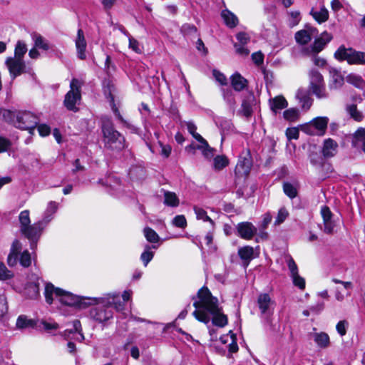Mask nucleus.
I'll return each instance as SVG.
<instances>
[{"label":"nucleus","mask_w":365,"mask_h":365,"mask_svg":"<svg viewBox=\"0 0 365 365\" xmlns=\"http://www.w3.org/2000/svg\"><path fill=\"white\" fill-rule=\"evenodd\" d=\"M193 300L195 310L192 314L196 319L207 324L212 319V323L220 327L227 324V318L222 313L217 298L213 297L207 287H203L199 289L197 297H193Z\"/></svg>","instance_id":"1"},{"label":"nucleus","mask_w":365,"mask_h":365,"mask_svg":"<svg viewBox=\"0 0 365 365\" xmlns=\"http://www.w3.org/2000/svg\"><path fill=\"white\" fill-rule=\"evenodd\" d=\"M44 296L46 302L51 304L55 299L61 304L70 306L78 307L81 309L86 308L93 304L109 303L110 299L114 296L108 295L106 297H85L75 295L69 292L54 287L51 283H46Z\"/></svg>","instance_id":"2"},{"label":"nucleus","mask_w":365,"mask_h":365,"mask_svg":"<svg viewBox=\"0 0 365 365\" xmlns=\"http://www.w3.org/2000/svg\"><path fill=\"white\" fill-rule=\"evenodd\" d=\"M108 295L114 296L113 298L110 299L109 303H98L93 304L96 305V307L90 310V316L92 319L98 322H104L113 317V312L111 307H113L117 312L123 310V304L120 302V298L118 293H108L104 294L102 297H106Z\"/></svg>","instance_id":"3"},{"label":"nucleus","mask_w":365,"mask_h":365,"mask_svg":"<svg viewBox=\"0 0 365 365\" xmlns=\"http://www.w3.org/2000/svg\"><path fill=\"white\" fill-rule=\"evenodd\" d=\"M101 130L105 148L115 151H120L125 148L124 137L115 129L109 118H102Z\"/></svg>","instance_id":"4"},{"label":"nucleus","mask_w":365,"mask_h":365,"mask_svg":"<svg viewBox=\"0 0 365 365\" xmlns=\"http://www.w3.org/2000/svg\"><path fill=\"white\" fill-rule=\"evenodd\" d=\"M21 232L30 241L31 250H34L41 235L39 222L31 224L30 212L28 210H23L19 215Z\"/></svg>","instance_id":"5"},{"label":"nucleus","mask_w":365,"mask_h":365,"mask_svg":"<svg viewBox=\"0 0 365 365\" xmlns=\"http://www.w3.org/2000/svg\"><path fill=\"white\" fill-rule=\"evenodd\" d=\"M21 250V243L19 240L14 241L7 258V263L10 267L16 265L19 261L24 267H28L31 265V259L29 251H24L19 257Z\"/></svg>","instance_id":"6"},{"label":"nucleus","mask_w":365,"mask_h":365,"mask_svg":"<svg viewBox=\"0 0 365 365\" xmlns=\"http://www.w3.org/2000/svg\"><path fill=\"white\" fill-rule=\"evenodd\" d=\"M309 89L317 98H326L328 93L326 90L322 75L316 69L310 70L309 73Z\"/></svg>","instance_id":"7"},{"label":"nucleus","mask_w":365,"mask_h":365,"mask_svg":"<svg viewBox=\"0 0 365 365\" xmlns=\"http://www.w3.org/2000/svg\"><path fill=\"white\" fill-rule=\"evenodd\" d=\"M82 83L76 78H73L70 83V91L66 93L64 99L65 106L70 110H76V105L81 98V88Z\"/></svg>","instance_id":"8"},{"label":"nucleus","mask_w":365,"mask_h":365,"mask_svg":"<svg viewBox=\"0 0 365 365\" xmlns=\"http://www.w3.org/2000/svg\"><path fill=\"white\" fill-rule=\"evenodd\" d=\"M38 118L34 113L29 111H18L14 125L22 130H28L30 133L36 128Z\"/></svg>","instance_id":"9"},{"label":"nucleus","mask_w":365,"mask_h":365,"mask_svg":"<svg viewBox=\"0 0 365 365\" xmlns=\"http://www.w3.org/2000/svg\"><path fill=\"white\" fill-rule=\"evenodd\" d=\"M329 119L327 117H317L310 123L304 125L302 130L309 135H323L327 129Z\"/></svg>","instance_id":"10"},{"label":"nucleus","mask_w":365,"mask_h":365,"mask_svg":"<svg viewBox=\"0 0 365 365\" xmlns=\"http://www.w3.org/2000/svg\"><path fill=\"white\" fill-rule=\"evenodd\" d=\"M5 64L12 80L25 72L26 64L21 58L8 57L6 59Z\"/></svg>","instance_id":"11"},{"label":"nucleus","mask_w":365,"mask_h":365,"mask_svg":"<svg viewBox=\"0 0 365 365\" xmlns=\"http://www.w3.org/2000/svg\"><path fill=\"white\" fill-rule=\"evenodd\" d=\"M257 305L262 315H270L275 305L269 294L262 293L257 297Z\"/></svg>","instance_id":"12"},{"label":"nucleus","mask_w":365,"mask_h":365,"mask_svg":"<svg viewBox=\"0 0 365 365\" xmlns=\"http://www.w3.org/2000/svg\"><path fill=\"white\" fill-rule=\"evenodd\" d=\"M237 235L242 239L250 240L257 233V228L250 222H240L236 226Z\"/></svg>","instance_id":"13"},{"label":"nucleus","mask_w":365,"mask_h":365,"mask_svg":"<svg viewBox=\"0 0 365 365\" xmlns=\"http://www.w3.org/2000/svg\"><path fill=\"white\" fill-rule=\"evenodd\" d=\"M321 215L323 219L324 232L331 234L334 232V227L336 226L335 220L333 219V214L327 206L321 207Z\"/></svg>","instance_id":"14"},{"label":"nucleus","mask_w":365,"mask_h":365,"mask_svg":"<svg viewBox=\"0 0 365 365\" xmlns=\"http://www.w3.org/2000/svg\"><path fill=\"white\" fill-rule=\"evenodd\" d=\"M58 210V203L55 201H50L44 212L43 218L38 221L41 232L46 226L52 220L54 214Z\"/></svg>","instance_id":"15"},{"label":"nucleus","mask_w":365,"mask_h":365,"mask_svg":"<svg viewBox=\"0 0 365 365\" xmlns=\"http://www.w3.org/2000/svg\"><path fill=\"white\" fill-rule=\"evenodd\" d=\"M238 255L242 261L243 266L247 267L250 262L258 256L255 249L251 246H244L238 249Z\"/></svg>","instance_id":"16"},{"label":"nucleus","mask_w":365,"mask_h":365,"mask_svg":"<svg viewBox=\"0 0 365 365\" xmlns=\"http://www.w3.org/2000/svg\"><path fill=\"white\" fill-rule=\"evenodd\" d=\"M317 35V29L313 27H307L295 34L296 41L302 45L308 43L312 38Z\"/></svg>","instance_id":"17"},{"label":"nucleus","mask_w":365,"mask_h":365,"mask_svg":"<svg viewBox=\"0 0 365 365\" xmlns=\"http://www.w3.org/2000/svg\"><path fill=\"white\" fill-rule=\"evenodd\" d=\"M251 166L252 163L249 154L247 156L240 157L235 167V174L240 177L247 176L250 173Z\"/></svg>","instance_id":"18"},{"label":"nucleus","mask_w":365,"mask_h":365,"mask_svg":"<svg viewBox=\"0 0 365 365\" xmlns=\"http://www.w3.org/2000/svg\"><path fill=\"white\" fill-rule=\"evenodd\" d=\"M73 329L66 330L63 336L67 340H75L82 341L84 339V336L81 330V323L78 320L73 322Z\"/></svg>","instance_id":"19"},{"label":"nucleus","mask_w":365,"mask_h":365,"mask_svg":"<svg viewBox=\"0 0 365 365\" xmlns=\"http://www.w3.org/2000/svg\"><path fill=\"white\" fill-rule=\"evenodd\" d=\"M75 44L77 50L78 57L81 60L86 59V50L87 43L84 36L83 31L81 29L78 30L77 37L75 40Z\"/></svg>","instance_id":"20"},{"label":"nucleus","mask_w":365,"mask_h":365,"mask_svg":"<svg viewBox=\"0 0 365 365\" xmlns=\"http://www.w3.org/2000/svg\"><path fill=\"white\" fill-rule=\"evenodd\" d=\"M331 38L332 36L330 34L326 31L323 32L318 38L315 39L311 47V52L313 53H318L322 51Z\"/></svg>","instance_id":"21"},{"label":"nucleus","mask_w":365,"mask_h":365,"mask_svg":"<svg viewBox=\"0 0 365 365\" xmlns=\"http://www.w3.org/2000/svg\"><path fill=\"white\" fill-rule=\"evenodd\" d=\"M310 335L317 347L324 349L330 346V338L326 332H314Z\"/></svg>","instance_id":"22"},{"label":"nucleus","mask_w":365,"mask_h":365,"mask_svg":"<svg viewBox=\"0 0 365 365\" xmlns=\"http://www.w3.org/2000/svg\"><path fill=\"white\" fill-rule=\"evenodd\" d=\"M332 282L336 284H341L343 286L344 289H345L346 291V293H344L340 288H339V287L336 288V292H335V298L337 301L342 302L345 299L346 296V297L350 296V294H351L350 289H352V283L351 282H343V281H341L337 279H333Z\"/></svg>","instance_id":"23"},{"label":"nucleus","mask_w":365,"mask_h":365,"mask_svg":"<svg viewBox=\"0 0 365 365\" xmlns=\"http://www.w3.org/2000/svg\"><path fill=\"white\" fill-rule=\"evenodd\" d=\"M352 146L365 152V128H359L353 135Z\"/></svg>","instance_id":"24"},{"label":"nucleus","mask_w":365,"mask_h":365,"mask_svg":"<svg viewBox=\"0 0 365 365\" xmlns=\"http://www.w3.org/2000/svg\"><path fill=\"white\" fill-rule=\"evenodd\" d=\"M199 145L196 146H193L192 145H190V146L186 148V150L189 149H198L202 151V153L203 156L207 159L210 160L214 156V149L210 147L207 142L204 139L203 140L199 142Z\"/></svg>","instance_id":"25"},{"label":"nucleus","mask_w":365,"mask_h":365,"mask_svg":"<svg viewBox=\"0 0 365 365\" xmlns=\"http://www.w3.org/2000/svg\"><path fill=\"white\" fill-rule=\"evenodd\" d=\"M270 108L275 114L288 106L287 100L282 96H278L269 100Z\"/></svg>","instance_id":"26"},{"label":"nucleus","mask_w":365,"mask_h":365,"mask_svg":"<svg viewBox=\"0 0 365 365\" xmlns=\"http://www.w3.org/2000/svg\"><path fill=\"white\" fill-rule=\"evenodd\" d=\"M337 148V143L331 138H328L324 142L322 154L325 158H331L336 155Z\"/></svg>","instance_id":"27"},{"label":"nucleus","mask_w":365,"mask_h":365,"mask_svg":"<svg viewBox=\"0 0 365 365\" xmlns=\"http://www.w3.org/2000/svg\"><path fill=\"white\" fill-rule=\"evenodd\" d=\"M221 16L226 26L230 29L236 27L239 23L237 16L228 9L222 10Z\"/></svg>","instance_id":"28"},{"label":"nucleus","mask_w":365,"mask_h":365,"mask_svg":"<svg viewBox=\"0 0 365 365\" xmlns=\"http://www.w3.org/2000/svg\"><path fill=\"white\" fill-rule=\"evenodd\" d=\"M231 83L235 91H241L247 86V81L240 73H236L231 77Z\"/></svg>","instance_id":"29"},{"label":"nucleus","mask_w":365,"mask_h":365,"mask_svg":"<svg viewBox=\"0 0 365 365\" xmlns=\"http://www.w3.org/2000/svg\"><path fill=\"white\" fill-rule=\"evenodd\" d=\"M310 14L319 24L327 21L329 19V11L324 6H322L319 11L312 8Z\"/></svg>","instance_id":"30"},{"label":"nucleus","mask_w":365,"mask_h":365,"mask_svg":"<svg viewBox=\"0 0 365 365\" xmlns=\"http://www.w3.org/2000/svg\"><path fill=\"white\" fill-rule=\"evenodd\" d=\"M25 294L30 299H36L39 296V279L29 283L25 288Z\"/></svg>","instance_id":"31"},{"label":"nucleus","mask_w":365,"mask_h":365,"mask_svg":"<svg viewBox=\"0 0 365 365\" xmlns=\"http://www.w3.org/2000/svg\"><path fill=\"white\" fill-rule=\"evenodd\" d=\"M296 97L299 101L302 108L308 110L311 107L312 104V99L305 91L298 90Z\"/></svg>","instance_id":"32"},{"label":"nucleus","mask_w":365,"mask_h":365,"mask_svg":"<svg viewBox=\"0 0 365 365\" xmlns=\"http://www.w3.org/2000/svg\"><path fill=\"white\" fill-rule=\"evenodd\" d=\"M352 48H346L344 46H340L334 53V57L339 61H346L351 57L353 51Z\"/></svg>","instance_id":"33"},{"label":"nucleus","mask_w":365,"mask_h":365,"mask_svg":"<svg viewBox=\"0 0 365 365\" xmlns=\"http://www.w3.org/2000/svg\"><path fill=\"white\" fill-rule=\"evenodd\" d=\"M32 39L34 42V46L37 48L48 51L51 48L49 42L38 34H34L32 35Z\"/></svg>","instance_id":"34"},{"label":"nucleus","mask_w":365,"mask_h":365,"mask_svg":"<svg viewBox=\"0 0 365 365\" xmlns=\"http://www.w3.org/2000/svg\"><path fill=\"white\" fill-rule=\"evenodd\" d=\"M346 110L349 115H350L356 121H361L363 120V112L359 110L356 104H349L346 107Z\"/></svg>","instance_id":"35"},{"label":"nucleus","mask_w":365,"mask_h":365,"mask_svg":"<svg viewBox=\"0 0 365 365\" xmlns=\"http://www.w3.org/2000/svg\"><path fill=\"white\" fill-rule=\"evenodd\" d=\"M164 204L169 207H176L179 205L180 200L175 192L165 191L164 192Z\"/></svg>","instance_id":"36"},{"label":"nucleus","mask_w":365,"mask_h":365,"mask_svg":"<svg viewBox=\"0 0 365 365\" xmlns=\"http://www.w3.org/2000/svg\"><path fill=\"white\" fill-rule=\"evenodd\" d=\"M16 326L19 329H24L34 327L36 323L34 320L29 319L25 315H20L16 320Z\"/></svg>","instance_id":"37"},{"label":"nucleus","mask_w":365,"mask_h":365,"mask_svg":"<svg viewBox=\"0 0 365 365\" xmlns=\"http://www.w3.org/2000/svg\"><path fill=\"white\" fill-rule=\"evenodd\" d=\"M346 81L355 86L356 88L362 89L365 86V82L362 77L356 73H350L346 77Z\"/></svg>","instance_id":"38"},{"label":"nucleus","mask_w":365,"mask_h":365,"mask_svg":"<svg viewBox=\"0 0 365 365\" xmlns=\"http://www.w3.org/2000/svg\"><path fill=\"white\" fill-rule=\"evenodd\" d=\"M347 62L349 64H364L365 63V55L363 52L354 49Z\"/></svg>","instance_id":"39"},{"label":"nucleus","mask_w":365,"mask_h":365,"mask_svg":"<svg viewBox=\"0 0 365 365\" xmlns=\"http://www.w3.org/2000/svg\"><path fill=\"white\" fill-rule=\"evenodd\" d=\"M213 161V168L215 170H221L229 164V160L225 155H217Z\"/></svg>","instance_id":"40"},{"label":"nucleus","mask_w":365,"mask_h":365,"mask_svg":"<svg viewBox=\"0 0 365 365\" xmlns=\"http://www.w3.org/2000/svg\"><path fill=\"white\" fill-rule=\"evenodd\" d=\"M193 209L197 220H201L203 222H209L212 227L214 226V222L207 215V212L203 208L198 206H194Z\"/></svg>","instance_id":"41"},{"label":"nucleus","mask_w":365,"mask_h":365,"mask_svg":"<svg viewBox=\"0 0 365 365\" xmlns=\"http://www.w3.org/2000/svg\"><path fill=\"white\" fill-rule=\"evenodd\" d=\"M331 86L334 87V88H340L343 83H344V77L341 75V73L334 70L331 72Z\"/></svg>","instance_id":"42"},{"label":"nucleus","mask_w":365,"mask_h":365,"mask_svg":"<svg viewBox=\"0 0 365 365\" xmlns=\"http://www.w3.org/2000/svg\"><path fill=\"white\" fill-rule=\"evenodd\" d=\"M283 116L289 122H295L299 117V111L297 108H289L284 111Z\"/></svg>","instance_id":"43"},{"label":"nucleus","mask_w":365,"mask_h":365,"mask_svg":"<svg viewBox=\"0 0 365 365\" xmlns=\"http://www.w3.org/2000/svg\"><path fill=\"white\" fill-rule=\"evenodd\" d=\"M26 51H27V47H26V43L21 41H19L16 43V45L15 47L14 58L23 59V57H24V54L26 53Z\"/></svg>","instance_id":"44"},{"label":"nucleus","mask_w":365,"mask_h":365,"mask_svg":"<svg viewBox=\"0 0 365 365\" xmlns=\"http://www.w3.org/2000/svg\"><path fill=\"white\" fill-rule=\"evenodd\" d=\"M14 273L12 271L7 269L6 265L0 262V280L6 281L13 278Z\"/></svg>","instance_id":"45"},{"label":"nucleus","mask_w":365,"mask_h":365,"mask_svg":"<svg viewBox=\"0 0 365 365\" xmlns=\"http://www.w3.org/2000/svg\"><path fill=\"white\" fill-rule=\"evenodd\" d=\"M143 232L146 240L148 242L151 243H155L158 242L159 236L153 229L150 227H145L143 230Z\"/></svg>","instance_id":"46"},{"label":"nucleus","mask_w":365,"mask_h":365,"mask_svg":"<svg viewBox=\"0 0 365 365\" xmlns=\"http://www.w3.org/2000/svg\"><path fill=\"white\" fill-rule=\"evenodd\" d=\"M151 247L146 245L144 252L141 254L140 259L143 262L144 266H147L148 264L152 260L154 256L153 252L150 250Z\"/></svg>","instance_id":"47"},{"label":"nucleus","mask_w":365,"mask_h":365,"mask_svg":"<svg viewBox=\"0 0 365 365\" xmlns=\"http://www.w3.org/2000/svg\"><path fill=\"white\" fill-rule=\"evenodd\" d=\"M18 111H11L9 110L1 109L0 115L6 121L14 125L16 119V113Z\"/></svg>","instance_id":"48"},{"label":"nucleus","mask_w":365,"mask_h":365,"mask_svg":"<svg viewBox=\"0 0 365 365\" xmlns=\"http://www.w3.org/2000/svg\"><path fill=\"white\" fill-rule=\"evenodd\" d=\"M284 193L290 198H294L297 195V190L295 186L289 182H284L283 185Z\"/></svg>","instance_id":"49"},{"label":"nucleus","mask_w":365,"mask_h":365,"mask_svg":"<svg viewBox=\"0 0 365 365\" xmlns=\"http://www.w3.org/2000/svg\"><path fill=\"white\" fill-rule=\"evenodd\" d=\"M124 34L128 37L129 48L135 53H140L142 52V48L139 42L131 36H130L127 32H124Z\"/></svg>","instance_id":"50"},{"label":"nucleus","mask_w":365,"mask_h":365,"mask_svg":"<svg viewBox=\"0 0 365 365\" xmlns=\"http://www.w3.org/2000/svg\"><path fill=\"white\" fill-rule=\"evenodd\" d=\"M187 129L188 132L192 135V137L195 139H196L198 142H200L204 140V138L196 132L197 127L193 123L188 122L187 123Z\"/></svg>","instance_id":"51"},{"label":"nucleus","mask_w":365,"mask_h":365,"mask_svg":"<svg viewBox=\"0 0 365 365\" xmlns=\"http://www.w3.org/2000/svg\"><path fill=\"white\" fill-rule=\"evenodd\" d=\"M172 223L174 226L179 228H185L187 226V220L185 217L182 215L175 216L173 218Z\"/></svg>","instance_id":"52"},{"label":"nucleus","mask_w":365,"mask_h":365,"mask_svg":"<svg viewBox=\"0 0 365 365\" xmlns=\"http://www.w3.org/2000/svg\"><path fill=\"white\" fill-rule=\"evenodd\" d=\"M289 212L284 207H282L279 210L277 218L274 222V225L282 224L288 217Z\"/></svg>","instance_id":"53"},{"label":"nucleus","mask_w":365,"mask_h":365,"mask_svg":"<svg viewBox=\"0 0 365 365\" xmlns=\"http://www.w3.org/2000/svg\"><path fill=\"white\" fill-rule=\"evenodd\" d=\"M286 261H287V267L290 272V277H292V276L298 274V267H297V265L296 264L294 260L293 259V258H292L291 257H289Z\"/></svg>","instance_id":"54"},{"label":"nucleus","mask_w":365,"mask_h":365,"mask_svg":"<svg viewBox=\"0 0 365 365\" xmlns=\"http://www.w3.org/2000/svg\"><path fill=\"white\" fill-rule=\"evenodd\" d=\"M291 278L292 279L294 286L299 287L300 289H304L305 288V280L303 277L299 276V273L291 277Z\"/></svg>","instance_id":"55"},{"label":"nucleus","mask_w":365,"mask_h":365,"mask_svg":"<svg viewBox=\"0 0 365 365\" xmlns=\"http://www.w3.org/2000/svg\"><path fill=\"white\" fill-rule=\"evenodd\" d=\"M238 42L237 43L241 45H247L250 40V36L245 32H239L236 36Z\"/></svg>","instance_id":"56"},{"label":"nucleus","mask_w":365,"mask_h":365,"mask_svg":"<svg viewBox=\"0 0 365 365\" xmlns=\"http://www.w3.org/2000/svg\"><path fill=\"white\" fill-rule=\"evenodd\" d=\"M347 327L348 322L346 320L339 321L336 326L337 332L341 336L346 334Z\"/></svg>","instance_id":"57"},{"label":"nucleus","mask_w":365,"mask_h":365,"mask_svg":"<svg viewBox=\"0 0 365 365\" xmlns=\"http://www.w3.org/2000/svg\"><path fill=\"white\" fill-rule=\"evenodd\" d=\"M108 98H109L111 109H112L113 112L114 113L115 115L119 120H120L121 122H123V118L121 116V115L120 114V112L114 103L113 96L110 93L109 94Z\"/></svg>","instance_id":"58"},{"label":"nucleus","mask_w":365,"mask_h":365,"mask_svg":"<svg viewBox=\"0 0 365 365\" xmlns=\"http://www.w3.org/2000/svg\"><path fill=\"white\" fill-rule=\"evenodd\" d=\"M299 130L297 128H289L286 130V135L289 140L299 138Z\"/></svg>","instance_id":"59"},{"label":"nucleus","mask_w":365,"mask_h":365,"mask_svg":"<svg viewBox=\"0 0 365 365\" xmlns=\"http://www.w3.org/2000/svg\"><path fill=\"white\" fill-rule=\"evenodd\" d=\"M213 76L215 80L219 82L221 85L227 84V78L225 76L220 73L219 71L213 70Z\"/></svg>","instance_id":"60"},{"label":"nucleus","mask_w":365,"mask_h":365,"mask_svg":"<svg viewBox=\"0 0 365 365\" xmlns=\"http://www.w3.org/2000/svg\"><path fill=\"white\" fill-rule=\"evenodd\" d=\"M38 131L40 135L45 137L50 134L51 128L46 124H40L38 126Z\"/></svg>","instance_id":"61"},{"label":"nucleus","mask_w":365,"mask_h":365,"mask_svg":"<svg viewBox=\"0 0 365 365\" xmlns=\"http://www.w3.org/2000/svg\"><path fill=\"white\" fill-rule=\"evenodd\" d=\"M242 111L244 115L248 117L252 113V106L247 101H243L242 103Z\"/></svg>","instance_id":"62"},{"label":"nucleus","mask_w":365,"mask_h":365,"mask_svg":"<svg viewBox=\"0 0 365 365\" xmlns=\"http://www.w3.org/2000/svg\"><path fill=\"white\" fill-rule=\"evenodd\" d=\"M7 309L6 298L4 295H0V317L7 312Z\"/></svg>","instance_id":"63"},{"label":"nucleus","mask_w":365,"mask_h":365,"mask_svg":"<svg viewBox=\"0 0 365 365\" xmlns=\"http://www.w3.org/2000/svg\"><path fill=\"white\" fill-rule=\"evenodd\" d=\"M234 46L236 48L237 53L242 56H247L250 53L245 45L235 43Z\"/></svg>","instance_id":"64"}]
</instances>
